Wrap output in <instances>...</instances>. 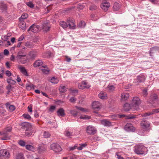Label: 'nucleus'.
Masks as SVG:
<instances>
[{
	"label": "nucleus",
	"instance_id": "obj_11",
	"mask_svg": "<svg viewBox=\"0 0 159 159\" xmlns=\"http://www.w3.org/2000/svg\"><path fill=\"white\" fill-rule=\"evenodd\" d=\"M157 101V95L155 94H152L150 95L148 102L151 104H153Z\"/></svg>",
	"mask_w": 159,
	"mask_h": 159
},
{
	"label": "nucleus",
	"instance_id": "obj_9",
	"mask_svg": "<svg viewBox=\"0 0 159 159\" xmlns=\"http://www.w3.org/2000/svg\"><path fill=\"white\" fill-rule=\"evenodd\" d=\"M110 6V3L107 1H104L100 5L102 9L105 11H107Z\"/></svg>",
	"mask_w": 159,
	"mask_h": 159
},
{
	"label": "nucleus",
	"instance_id": "obj_8",
	"mask_svg": "<svg viewBox=\"0 0 159 159\" xmlns=\"http://www.w3.org/2000/svg\"><path fill=\"white\" fill-rule=\"evenodd\" d=\"M74 22V20L73 19H69L67 20V23L69 28L71 29H75L76 25Z\"/></svg>",
	"mask_w": 159,
	"mask_h": 159
},
{
	"label": "nucleus",
	"instance_id": "obj_59",
	"mask_svg": "<svg viewBox=\"0 0 159 159\" xmlns=\"http://www.w3.org/2000/svg\"><path fill=\"white\" fill-rule=\"evenodd\" d=\"M5 130L6 132H10L11 130V126H9L8 127H7L6 128Z\"/></svg>",
	"mask_w": 159,
	"mask_h": 159
},
{
	"label": "nucleus",
	"instance_id": "obj_33",
	"mask_svg": "<svg viewBox=\"0 0 159 159\" xmlns=\"http://www.w3.org/2000/svg\"><path fill=\"white\" fill-rule=\"evenodd\" d=\"M26 88L27 90H30L34 89V85L31 84H26Z\"/></svg>",
	"mask_w": 159,
	"mask_h": 159
},
{
	"label": "nucleus",
	"instance_id": "obj_27",
	"mask_svg": "<svg viewBox=\"0 0 159 159\" xmlns=\"http://www.w3.org/2000/svg\"><path fill=\"white\" fill-rule=\"evenodd\" d=\"M50 28V26L48 23H44L43 24V29L45 31L49 30Z\"/></svg>",
	"mask_w": 159,
	"mask_h": 159
},
{
	"label": "nucleus",
	"instance_id": "obj_53",
	"mask_svg": "<svg viewBox=\"0 0 159 159\" xmlns=\"http://www.w3.org/2000/svg\"><path fill=\"white\" fill-rule=\"evenodd\" d=\"M9 108L10 111H12L15 110V106L13 105H11L9 107Z\"/></svg>",
	"mask_w": 159,
	"mask_h": 159
},
{
	"label": "nucleus",
	"instance_id": "obj_22",
	"mask_svg": "<svg viewBox=\"0 0 159 159\" xmlns=\"http://www.w3.org/2000/svg\"><path fill=\"white\" fill-rule=\"evenodd\" d=\"M21 126L23 127L24 128H26V130H27L28 129H30L31 127L30 124L27 122H24L21 124Z\"/></svg>",
	"mask_w": 159,
	"mask_h": 159
},
{
	"label": "nucleus",
	"instance_id": "obj_45",
	"mask_svg": "<svg viewBox=\"0 0 159 159\" xmlns=\"http://www.w3.org/2000/svg\"><path fill=\"white\" fill-rule=\"evenodd\" d=\"M43 136L44 138H47L50 137L51 134L48 132L45 131L44 132Z\"/></svg>",
	"mask_w": 159,
	"mask_h": 159
},
{
	"label": "nucleus",
	"instance_id": "obj_62",
	"mask_svg": "<svg viewBox=\"0 0 159 159\" xmlns=\"http://www.w3.org/2000/svg\"><path fill=\"white\" fill-rule=\"evenodd\" d=\"M143 94L145 96H146L148 94L147 90L146 89H144L143 91Z\"/></svg>",
	"mask_w": 159,
	"mask_h": 159
},
{
	"label": "nucleus",
	"instance_id": "obj_31",
	"mask_svg": "<svg viewBox=\"0 0 159 159\" xmlns=\"http://www.w3.org/2000/svg\"><path fill=\"white\" fill-rule=\"evenodd\" d=\"M120 7V5L118 2H116L114 3L113 8L114 10L117 11L119 10Z\"/></svg>",
	"mask_w": 159,
	"mask_h": 159
},
{
	"label": "nucleus",
	"instance_id": "obj_40",
	"mask_svg": "<svg viewBox=\"0 0 159 159\" xmlns=\"http://www.w3.org/2000/svg\"><path fill=\"white\" fill-rule=\"evenodd\" d=\"M37 149L38 152L40 153H42L45 150V149L42 146H39Z\"/></svg>",
	"mask_w": 159,
	"mask_h": 159
},
{
	"label": "nucleus",
	"instance_id": "obj_44",
	"mask_svg": "<svg viewBox=\"0 0 159 159\" xmlns=\"http://www.w3.org/2000/svg\"><path fill=\"white\" fill-rule=\"evenodd\" d=\"M80 118L83 120H88L90 119L91 117L90 116L87 115H84L81 116L80 117Z\"/></svg>",
	"mask_w": 159,
	"mask_h": 159
},
{
	"label": "nucleus",
	"instance_id": "obj_7",
	"mask_svg": "<svg viewBox=\"0 0 159 159\" xmlns=\"http://www.w3.org/2000/svg\"><path fill=\"white\" fill-rule=\"evenodd\" d=\"M150 124L146 120H142L141 122V126L142 128L146 130H149L150 129L149 128Z\"/></svg>",
	"mask_w": 159,
	"mask_h": 159
},
{
	"label": "nucleus",
	"instance_id": "obj_42",
	"mask_svg": "<svg viewBox=\"0 0 159 159\" xmlns=\"http://www.w3.org/2000/svg\"><path fill=\"white\" fill-rule=\"evenodd\" d=\"M78 145L77 147V149L78 150H82L84 148L86 145V144H80L79 145V146H78Z\"/></svg>",
	"mask_w": 159,
	"mask_h": 159
},
{
	"label": "nucleus",
	"instance_id": "obj_21",
	"mask_svg": "<svg viewBox=\"0 0 159 159\" xmlns=\"http://www.w3.org/2000/svg\"><path fill=\"white\" fill-rule=\"evenodd\" d=\"M130 109L133 110V108L131 107V104H129L128 103H125L123 106V110L125 111H128Z\"/></svg>",
	"mask_w": 159,
	"mask_h": 159
},
{
	"label": "nucleus",
	"instance_id": "obj_52",
	"mask_svg": "<svg viewBox=\"0 0 159 159\" xmlns=\"http://www.w3.org/2000/svg\"><path fill=\"white\" fill-rule=\"evenodd\" d=\"M18 143L20 146L24 147L25 146V142L22 140H20L18 142Z\"/></svg>",
	"mask_w": 159,
	"mask_h": 159
},
{
	"label": "nucleus",
	"instance_id": "obj_54",
	"mask_svg": "<svg viewBox=\"0 0 159 159\" xmlns=\"http://www.w3.org/2000/svg\"><path fill=\"white\" fill-rule=\"evenodd\" d=\"M8 36L5 35H4L2 36V39L4 41H6L8 39Z\"/></svg>",
	"mask_w": 159,
	"mask_h": 159
},
{
	"label": "nucleus",
	"instance_id": "obj_6",
	"mask_svg": "<svg viewBox=\"0 0 159 159\" xmlns=\"http://www.w3.org/2000/svg\"><path fill=\"white\" fill-rule=\"evenodd\" d=\"M51 148L55 152H59L61 151L62 149L58 144L53 143L50 145Z\"/></svg>",
	"mask_w": 159,
	"mask_h": 159
},
{
	"label": "nucleus",
	"instance_id": "obj_30",
	"mask_svg": "<svg viewBox=\"0 0 159 159\" xmlns=\"http://www.w3.org/2000/svg\"><path fill=\"white\" fill-rule=\"evenodd\" d=\"M60 25L62 27L63 29L67 28L68 26L67 21L65 22L63 21H61L60 22Z\"/></svg>",
	"mask_w": 159,
	"mask_h": 159
},
{
	"label": "nucleus",
	"instance_id": "obj_4",
	"mask_svg": "<svg viewBox=\"0 0 159 159\" xmlns=\"http://www.w3.org/2000/svg\"><path fill=\"white\" fill-rule=\"evenodd\" d=\"M96 129L93 126L91 125L88 126L86 128L87 133L89 135H94L97 132Z\"/></svg>",
	"mask_w": 159,
	"mask_h": 159
},
{
	"label": "nucleus",
	"instance_id": "obj_2",
	"mask_svg": "<svg viewBox=\"0 0 159 159\" xmlns=\"http://www.w3.org/2000/svg\"><path fill=\"white\" fill-rule=\"evenodd\" d=\"M147 148L142 145H136L134 147V152L138 155H145L148 152Z\"/></svg>",
	"mask_w": 159,
	"mask_h": 159
},
{
	"label": "nucleus",
	"instance_id": "obj_17",
	"mask_svg": "<svg viewBox=\"0 0 159 159\" xmlns=\"http://www.w3.org/2000/svg\"><path fill=\"white\" fill-rule=\"evenodd\" d=\"M101 124L105 126H110L112 125L110 121L106 120H102L100 121Z\"/></svg>",
	"mask_w": 159,
	"mask_h": 159
},
{
	"label": "nucleus",
	"instance_id": "obj_16",
	"mask_svg": "<svg viewBox=\"0 0 159 159\" xmlns=\"http://www.w3.org/2000/svg\"><path fill=\"white\" fill-rule=\"evenodd\" d=\"M99 97L102 99H106L107 98V93L103 91H101L98 94Z\"/></svg>",
	"mask_w": 159,
	"mask_h": 159
},
{
	"label": "nucleus",
	"instance_id": "obj_19",
	"mask_svg": "<svg viewBox=\"0 0 159 159\" xmlns=\"http://www.w3.org/2000/svg\"><path fill=\"white\" fill-rule=\"evenodd\" d=\"M38 28L37 26L33 24L28 29V31H31L34 33H36L38 31Z\"/></svg>",
	"mask_w": 159,
	"mask_h": 159
},
{
	"label": "nucleus",
	"instance_id": "obj_29",
	"mask_svg": "<svg viewBox=\"0 0 159 159\" xmlns=\"http://www.w3.org/2000/svg\"><path fill=\"white\" fill-rule=\"evenodd\" d=\"M58 116H63L65 115L64 110L62 108H60L57 112Z\"/></svg>",
	"mask_w": 159,
	"mask_h": 159
},
{
	"label": "nucleus",
	"instance_id": "obj_1",
	"mask_svg": "<svg viewBox=\"0 0 159 159\" xmlns=\"http://www.w3.org/2000/svg\"><path fill=\"white\" fill-rule=\"evenodd\" d=\"M16 59L19 63L22 64H25L29 62V59L26 54L24 53L22 51H19L18 52Z\"/></svg>",
	"mask_w": 159,
	"mask_h": 159
},
{
	"label": "nucleus",
	"instance_id": "obj_60",
	"mask_svg": "<svg viewBox=\"0 0 159 159\" xmlns=\"http://www.w3.org/2000/svg\"><path fill=\"white\" fill-rule=\"evenodd\" d=\"M5 73H6V75L7 76H9V77L11 75V73L10 72V71L9 70L6 71V72H5Z\"/></svg>",
	"mask_w": 159,
	"mask_h": 159
},
{
	"label": "nucleus",
	"instance_id": "obj_35",
	"mask_svg": "<svg viewBox=\"0 0 159 159\" xmlns=\"http://www.w3.org/2000/svg\"><path fill=\"white\" fill-rule=\"evenodd\" d=\"M0 7L2 12L6 11L7 9L6 5L3 3L1 4Z\"/></svg>",
	"mask_w": 159,
	"mask_h": 159
},
{
	"label": "nucleus",
	"instance_id": "obj_61",
	"mask_svg": "<svg viewBox=\"0 0 159 159\" xmlns=\"http://www.w3.org/2000/svg\"><path fill=\"white\" fill-rule=\"evenodd\" d=\"M97 8L96 6L94 5H93L91 6L90 7V9L91 10H93L96 9Z\"/></svg>",
	"mask_w": 159,
	"mask_h": 159
},
{
	"label": "nucleus",
	"instance_id": "obj_56",
	"mask_svg": "<svg viewBox=\"0 0 159 159\" xmlns=\"http://www.w3.org/2000/svg\"><path fill=\"white\" fill-rule=\"evenodd\" d=\"M77 144H76L74 146H72L69 147V150L70 151H72L75 150V149H77Z\"/></svg>",
	"mask_w": 159,
	"mask_h": 159
},
{
	"label": "nucleus",
	"instance_id": "obj_18",
	"mask_svg": "<svg viewBox=\"0 0 159 159\" xmlns=\"http://www.w3.org/2000/svg\"><path fill=\"white\" fill-rule=\"evenodd\" d=\"M18 69L20 70L21 73L25 76H28V74L25 67L22 66H19Z\"/></svg>",
	"mask_w": 159,
	"mask_h": 159
},
{
	"label": "nucleus",
	"instance_id": "obj_49",
	"mask_svg": "<svg viewBox=\"0 0 159 159\" xmlns=\"http://www.w3.org/2000/svg\"><path fill=\"white\" fill-rule=\"evenodd\" d=\"M22 116L24 118L29 120H30L31 118V117L30 116L27 114H24Z\"/></svg>",
	"mask_w": 159,
	"mask_h": 159
},
{
	"label": "nucleus",
	"instance_id": "obj_36",
	"mask_svg": "<svg viewBox=\"0 0 159 159\" xmlns=\"http://www.w3.org/2000/svg\"><path fill=\"white\" fill-rule=\"evenodd\" d=\"M7 82L9 84H14L16 83V82L15 80H12L11 78H9L7 80Z\"/></svg>",
	"mask_w": 159,
	"mask_h": 159
},
{
	"label": "nucleus",
	"instance_id": "obj_55",
	"mask_svg": "<svg viewBox=\"0 0 159 159\" xmlns=\"http://www.w3.org/2000/svg\"><path fill=\"white\" fill-rule=\"evenodd\" d=\"M75 107L78 109L80 110L81 111H86V110L85 109H84V108L82 107H78V106H76Z\"/></svg>",
	"mask_w": 159,
	"mask_h": 159
},
{
	"label": "nucleus",
	"instance_id": "obj_51",
	"mask_svg": "<svg viewBox=\"0 0 159 159\" xmlns=\"http://www.w3.org/2000/svg\"><path fill=\"white\" fill-rule=\"evenodd\" d=\"M26 4L28 7L30 8H33L34 7V4L31 2H27Z\"/></svg>",
	"mask_w": 159,
	"mask_h": 159
},
{
	"label": "nucleus",
	"instance_id": "obj_25",
	"mask_svg": "<svg viewBox=\"0 0 159 159\" xmlns=\"http://www.w3.org/2000/svg\"><path fill=\"white\" fill-rule=\"evenodd\" d=\"M43 62L42 60L39 59L36 61L33 64V66L34 67H37L41 66Z\"/></svg>",
	"mask_w": 159,
	"mask_h": 159
},
{
	"label": "nucleus",
	"instance_id": "obj_3",
	"mask_svg": "<svg viewBox=\"0 0 159 159\" xmlns=\"http://www.w3.org/2000/svg\"><path fill=\"white\" fill-rule=\"evenodd\" d=\"M141 103V101L139 98L135 97L133 98L131 102V105L133 108V111L138 110L139 105Z\"/></svg>",
	"mask_w": 159,
	"mask_h": 159
},
{
	"label": "nucleus",
	"instance_id": "obj_37",
	"mask_svg": "<svg viewBox=\"0 0 159 159\" xmlns=\"http://www.w3.org/2000/svg\"><path fill=\"white\" fill-rule=\"evenodd\" d=\"M28 17V15L26 13H24L22 14L21 16L19 18L20 21H23Z\"/></svg>",
	"mask_w": 159,
	"mask_h": 159
},
{
	"label": "nucleus",
	"instance_id": "obj_5",
	"mask_svg": "<svg viewBox=\"0 0 159 159\" xmlns=\"http://www.w3.org/2000/svg\"><path fill=\"white\" fill-rule=\"evenodd\" d=\"M37 52L35 51L32 50L29 52L27 56L29 59V62L30 60H34L37 57Z\"/></svg>",
	"mask_w": 159,
	"mask_h": 159
},
{
	"label": "nucleus",
	"instance_id": "obj_12",
	"mask_svg": "<svg viewBox=\"0 0 159 159\" xmlns=\"http://www.w3.org/2000/svg\"><path fill=\"white\" fill-rule=\"evenodd\" d=\"M145 77L144 75H141L138 76L137 78L134 80V82L138 84L139 83L143 82L144 81Z\"/></svg>",
	"mask_w": 159,
	"mask_h": 159
},
{
	"label": "nucleus",
	"instance_id": "obj_63",
	"mask_svg": "<svg viewBox=\"0 0 159 159\" xmlns=\"http://www.w3.org/2000/svg\"><path fill=\"white\" fill-rule=\"evenodd\" d=\"M24 37V36L23 35H21L18 39V41H22Z\"/></svg>",
	"mask_w": 159,
	"mask_h": 159
},
{
	"label": "nucleus",
	"instance_id": "obj_43",
	"mask_svg": "<svg viewBox=\"0 0 159 159\" xmlns=\"http://www.w3.org/2000/svg\"><path fill=\"white\" fill-rule=\"evenodd\" d=\"M50 81L52 83L55 84L58 83V80L57 78L53 77L51 79Z\"/></svg>",
	"mask_w": 159,
	"mask_h": 159
},
{
	"label": "nucleus",
	"instance_id": "obj_24",
	"mask_svg": "<svg viewBox=\"0 0 159 159\" xmlns=\"http://www.w3.org/2000/svg\"><path fill=\"white\" fill-rule=\"evenodd\" d=\"M2 136L1 138L2 140H8L10 139V136H9L7 133L4 132H2Z\"/></svg>",
	"mask_w": 159,
	"mask_h": 159
},
{
	"label": "nucleus",
	"instance_id": "obj_48",
	"mask_svg": "<svg viewBox=\"0 0 159 159\" xmlns=\"http://www.w3.org/2000/svg\"><path fill=\"white\" fill-rule=\"evenodd\" d=\"M64 134L66 136L68 137H70V136L72 135L71 133H70L67 130L65 131Z\"/></svg>",
	"mask_w": 159,
	"mask_h": 159
},
{
	"label": "nucleus",
	"instance_id": "obj_14",
	"mask_svg": "<svg viewBox=\"0 0 159 159\" xmlns=\"http://www.w3.org/2000/svg\"><path fill=\"white\" fill-rule=\"evenodd\" d=\"M0 156L5 157H8L10 156L9 152L6 149L0 150Z\"/></svg>",
	"mask_w": 159,
	"mask_h": 159
},
{
	"label": "nucleus",
	"instance_id": "obj_41",
	"mask_svg": "<svg viewBox=\"0 0 159 159\" xmlns=\"http://www.w3.org/2000/svg\"><path fill=\"white\" fill-rule=\"evenodd\" d=\"M26 148L29 151H33L34 150V147L31 145H27L25 146Z\"/></svg>",
	"mask_w": 159,
	"mask_h": 159
},
{
	"label": "nucleus",
	"instance_id": "obj_58",
	"mask_svg": "<svg viewBox=\"0 0 159 159\" xmlns=\"http://www.w3.org/2000/svg\"><path fill=\"white\" fill-rule=\"evenodd\" d=\"M46 56L47 57H50L52 56V54L50 52H48L46 53Z\"/></svg>",
	"mask_w": 159,
	"mask_h": 159
},
{
	"label": "nucleus",
	"instance_id": "obj_26",
	"mask_svg": "<svg viewBox=\"0 0 159 159\" xmlns=\"http://www.w3.org/2000/svg\"><path fill=\"white\" fill-rule=\"evenodd\" d=\"M19 26L22 30H25L26 29V24L23 21H20Z\"/></svg>",
	"mask_w": 159,
	"mask_h": 159
},
{
	"label": "nucleus",
	"instance_id": "obj_15",
	"mask_svg": "<svg viewBox=\"0 0 159 159\" xmlns=\"http://www.w3.org/2000/svg\"><path fill=\"white\" fill-rule=\"evenodd\" d=\"M101 104L98 101H95L92 103L93 108L95 109H100L101 107Z\"/></svg>",
	"mask_w": 159,
	"mask_h": 159
},
{
	"label": "nucleus",
	"instance_id": "obj_23",
	"mask_svg": "<svg viewBox=\"0 0 159 159\" xmlns=\"http://www.w3.org/2000/svg\"><path fill=\"white\" fill-rule=\"evenodd\" d=\"M41 69L44 73L47 74L49 72V70L45 65H43Z\"/></svg>",
	"mask_w": 159,
	"mask_h": 159
},
{
	"label": "nucleus",
	"instance_id": "obj_10",
	"mask_svg": "<svg viewBox=\"0 0 159 159\" xmlns=\"http://www.w3.org/2000/svg\"><path fill=\"white\" fill-rule=\"evenodd\" d=\"M125 130L128 132H134L135 128L130 123L127 124L124 127Z\"/></svg>",
	"mask_w": 159,
	"mask_h": 159
},
{
	"label": "nucleus",
	"instance_id": "obj_57",
	"mask_svg": "<svg viewBox=\"0 0 159 159\" xmlns=\"http://www.w3.org/2000/svg\"><path fill=\"white\" fill-rule=\"evenodd\" d=\"M56 107L55 106H52L49 108V111H50L53 112L55 110Z\"/></svg>",
	"mask_w": 159,
	"mask_h": 159
},
{
	"label": "nucleus",
	"instance_id": "obj_46",
	"mask_svg": "<svg viewBox=\"0 0 159 159\" xmlns=\"http://www.w3.org/2000/svg\"><path fill=\"white\" fill-rule=\"evenodd\" d=\"M16 159H24V158L22 154L19 153L17 155Z\"/></svg>",
	"mask_w": 159,
	"mask_h": 159
},
{
	"label": "nucleus",
	"instance_id": "obj_28",
	"mask_svg": "<svg viewBox=\"0 0 159 159\" xmlns=\"http://www.w3.org/2000/svg\"><path fill=\"white\" fill-rule=\"evenodd\" d=\"M121 98L122 100H125L129 97V94L127 93H123L121 94Z\"/></svg>",
	"mask_w": 159,
	"mask_h": 159
},
{
	"label": "nucleus",
	"instance_id": "obj_32",
	"mask_svg": "<svg viewBox=\"0 0 159 159\" xmlns=\"http://www.w3.org/2000/svg\"><path fill=\"white\" fill-rule=\"evenodd\" d=\"M67 88L66 86L63 85H61L59 88V91L61 93H64L67 90Z\"/></svg>",
	"mask_w": 159,
	"mask_h": 159
},
{
	"label": "nucleus",
	"instance_id": "obj_47",
	"mask_svg": "<svg viewBox=\"0 0 159 159\" xmlns=\"http://www.w3.org/2000/svg\"><path fill=\"white\" fill-rule=\"evenodd\" d=\"M70 112L72 115L74 117L76 116L78 113V112L74 110H70Z\"/></svg>",
	"mask_w": 159,
	"mask_h": 159
},
{
	"label": "nucleus",
	"instance_id": "obj_64",
	"mask_svg": "<svg viewBox=\"0 0 159 159\" xmlns=\"http://www.w3.org/2000/svg\"><path fill=\"white\" fill-rule=\"evenodd\" d=\"M116 155L117 156L116 158L118 159H124V158L122 157L121 156L118 154V153H116Z\"/></svg>",
	"mask_w": 159,
	"mask_h": 159
},
{
	"label": "nucleus",
	"instance_id": "obj_38",
	"mask_svg": "<svg viewBox=\"0 0 159 159\" xmlns=\"http://www.w3.org/2000/svg\"><path fill=\"white\" fill-rule=\"evenodd\" d=\"M86 25V23L84 21H80L78 24L79 27L84 28Z\"/></svg>",
	"mask_w": 159,
	"mask_h": 159
},
{
	"label": "nucleus",
	"instance_id": "obj_50",
	"mask_svg": "<svg viewBox=\"0 0 159 159\" xmlns=\"http://www.w3.org/2000/svg\"><path fill=\"white\" fill-rule=\"evenodd\" d=\"M13 87L10 84H9L7 86V89L8 90V93H9L12 90Z\"/></svg>",
	"mask_w": 159,
	"mask_h": 159
},
{
	"label": "nucleus",
	"instance_id": "obj_20",
	"mask_svg": "<svg viewBox=\"0 0 159 159\" xmlns=\"http://www.w3.org/2000/svg\"><path fill=\"white\" fill-rule=\"evenodd\" d=\"M159 50V47H154L151 48L149 51V54L150 56H152V54L155 53L157 51Z\"/></svg>",
	"mask_w": 159,
	"mask_h": 159
},
{
	"label": "nucleus",
	"instance_id": "obj_34",
	"mask_svg": "<svg viewBox=\"0 0 159 159\" xmlns=\"http://www.w3.org/2000/svg\"><path fill=\"white\" fill-rule=\"evenodd\" d=\"M25 46L29 48H33L34 47L33 44L31 42H27L25 43Z\"/></svg>",
	"mask_w": 159,
	"mask_h": 159
},
{
	"label": "nucleus",
	"instance_id": "obj_39",
	"mask_svg": "<svg viewBox=\"0 0 159 159\" xmlns=\"http://www.w3.org/2000/svg\"><path fill=\"white\" fill-rule=\"evenodd\" d=\"M107 89L110 92H112L113 91L115 88V87L112 85H108L107 86Z\"/></svg>",
	"mask_w": 159,
	"mask_h": 159
},
{
	"label": "nucleus",
	"instance_id": "obj_13",
	"mask_svg": "<svg viewBox=\"0 0 159 159\" xmlns=\"http://www.w3.org/2000/svg\"><path fill=\"white\" fill-rule=\"evenodd\" d=\"M90 86L87 84V83L85 81H83L81 84H80L78 85V87L79 89H83L85 88L88 89L90 88Z\"/></svg>",
	"mask_w": 159,
	"mask_h": 159
}]
</instances>
